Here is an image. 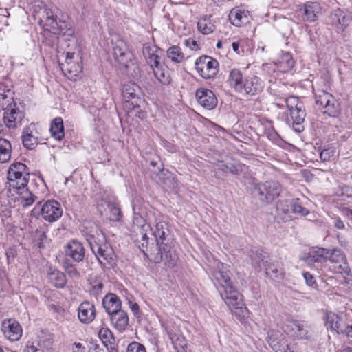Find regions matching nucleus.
<instances>
[{
	"label": "nucleus",
	"mask_w": 352,
	"mask_h": 352,
	"mask_svg": "<svg viewBox=\"0 0 352 352\" xmlns=\"http://www.w3.org/2000/svg\"><path fill=\"white\" fill-rule=\"evenodd\" d=\"M7 179L9 191L14 200L24 207L32 205L37 197L28 188L30 180V171L28 166L21 162H14L10 164Z\"/></svg>",
	"instance_id": "obj_1"
},
{
	"label": "nucleus",
	"mask_w": 352,
	"mask_h": 352,
	"mask_svg": "<svg viewBox=\"0 0 352 352\" xmlns=\"http://www.w3.org/2000/svg\"><path fill=\"white\" fill-rule=\"evenodd\" d=\"M82 232L100 264L112 267L115 264L114 251L98 226L89 223L84 226Z\"/></svg>",
	"instance_id": "obj_2"
},
{
	"label": "nucleus",
	"mask_w": 352,
	"mask_h": 352,
	"mask_svg": "<svg viewBox=\"0 0 352 352\" xmlns=\"http://www.w3.org/2000/svg\"><path fill=\"white\" fill-rule=\"evenodd\" d=\"M143 54L157 80L163 85H169L172 80L171 73L168 66L161 61L162 50L156 45H145Z\"/></svg>",
	"instance_id": "obj_3"
},
{
	"label": "nucleus",
	"mask_w": 352,
	"mask_h": 352,
	"mask_svg": "<svg viewBox=\"0 0 352 352\" xmlns=\"http://www.w3.org/2000/svg\"><path fill=\"white\" fill-rule=\"evenodd\" d=\"M221 289L220 294L225 303L240 322H244L250 311L243 302V296L234 285Z\"/></svg>",
	"instance_id": "obj_4"
},
{
	"label": "nucleus",
	"mask_w": 352,
	"mask_h": 352,
	"mask_svg": "<svg viewBox=\"0 0 352 352\" xmlns=\"http://www.w3.org/2000/svg\"><path fill=\"white\" fill-rule=\"evenodd\" d=\"M251 258L253 264H263L267 277L274 280L283 278L282 263L278 261H273L267 252L262 250L252 252Z\"/></svg>",
	"instance_id": "obj_5"
},
{
	"label": "nucleus",
	"mask_w": 352,
	"mask_h": 352,
	"mask_svg": "<svg viewBox=\"0 0 352 352\" xmlns=\"http://www.w3.org/2000/svg\"><path fill=\"white\" fill-rule=\"evenodd\" d=\"M140 87L135 82H129L123 85L122 96L123 108L128 114L135 113V116L143 118L144 112L140 109L141 98L138 96Z\"/></svg>",
	"instance_id": "obj_6"
},
{
	"label": "nucleus",
	"mask_w": 352,
	"mask_h": 352,
	"mask_svg": "<svg viewBox=\"0 0 352 352\" xmlns=\"http://www.w3.org/2000/svg\"><path fill=\"white\" fill-rule=\"evenodd\" d=\"M74 45V51H68L66 53L65 63L62 69L68 78L76 80L82 72V53L80 46L76 41Z\"/></svg>",
	"instance_id": "obj_7"
},
{
	"label": "nucleus",
	"mask_w": 352,
	"mask_h": 352,
	"mask_svg": "<svg viewBox=\"0 0 352 352\" xmlns=\"http://www.w3.org/2000/svg\"><path fill=\"white\" fill-rule=\"evenodd\" d=\"M315 102L324 114L338 118L341 113V107L336 97L324 90H318L315 94Z\"/></svg>",
	"instance_id": "obj_8"
},
{
	"label": "nucleus",
	"mask_w": 352,
	"mask_h": 352,
	"mask_svg": "<svg viewBox=\"0 0 352 352\" xmlns=\"http://www.w3.org/2000/svg\"><path fill=\"white\" fill-rule=\"evenodd\" d=\"M166 224L165 222L161 221L156 224L155 236L162 240L160 245V250L161 252V256L165 261L167 266L173 268L177 265L179 257L175 251H172V248L164 243L163 240L165 239L166 232L165 227Z\"/></svg>",
	"instance_id": "obj_9"
},
{
	"label": "nucleus",
	"mask_w": 352,
	"mask_h": 352,
	"mask_svg": "<svg viewBox=\"0 0 352 352\" xmlns=\"http://www.w3.org/2000/svg\"><path fill=\"white\" fill-rule=\"evenodd\" d=\"M34 210H38L41 217L49 223L58 221L63 212L60 203L54 199L39 201Z\"/></svg>",
	"instance_id": "obj_10"
},
{
	"label": "nucleus",
	"mask_w": 352,
	"mask_h": 352,
	"mask_svg": "<svg viewBox=\"0 0 352 352\" xmlns=\"http://www.w3.org/2000/svg\"><path fill=\"white\" fill-rule=\"evenodd\" d=\"M198 74L204 79L214 78L219 72V64L217 59L209 56H201L195 63Z\"/></svg>",
	"instance_id": "obj_11"
},
{
	"label": "nucleus",
	"mask_w": 352,
	"mask_h": 352,
	"mask_svg": "<svg viewBox=\"0 0 352 352\" xmlns=\"http://www.w3.org/2000/svg\"><path fill=\"white\" fill-rule=\"evenodd\" d=\"M24 116V113L13 102L8 104L4 109L3 119L8 128L15 129L21 125Z\"/></svg>",
	"instance_id": "obj_12"
},
{
	"label": "nucleus",
	"mask_w": 352,
	"mask_h": 352,
	"mask_svg": "<svg viewBox=\"0 0 352 352\" xmlns=\"http://www.w3.org/2000/svg\"><path fill=\"white\" fill-rule=\"evenodd\" d=\"M263 89V81L258 76L252 75L245 78L243 87L238 94L245 97H254L261 94Z\"/></svg>",
	"instance_id": "obj_13"
},
{
	"label": "nucleus",
	"mask_w": 352,
	"mask_h": 352,
	"mask_svg": "<svg viewBox=\"0 0 352 352\" xmlns=\"http://www.w3.org/2000/svg\"><path fill=\"white\" fill-rule=\"evenodd\" d=\"M113 50L115 59L121 66L127 69L133 60V54L130 52L126 42L123 39H118Z\"/></svg>",
	"instance_id": "obj_14"
},
{
	"label": "nucleus",
	"mask_w": 352,
	"mask_h": 352,
	"mask_svg": "<svg viewBox=\"0 0 352 352\" xmlns=\"http://www.w3.org/2000/svg\"><path fill=\"white\" fill-rule=\"evenodd\" d=\"M1 329L4 337L11 342L18 341L23 335L22 327L14 318L4 319L1 322Z\"/></svg>",
	"instance_id": "obj_15"
},
{
	"label": "nucleus",
	"mask_w": 352,
	"mask_h": 352,
	"mask_svg": "<svg viewBox=\"0 0 352 352\" xmlns=\"http://www.w3.org/2000/svg\"><path fill=\"white\" fill-rule=\"evenodd\" d=\"M195 97L199 104L207 110L214 109L218 103L216 94L207 88L197 89L195 91Z\"/></svg>",
	"instance_id": "obj_16"
},
{
	"label": "nucleus",
	"mask_w": 352,
	"mask_h": 352,
	"mask_svg": "<svg viewBox=\"0 0 352 352\" xmlns=\"http://www.w3.org/2000/svg\"><path fill=\"white\" fill-rule=\"evenodd\" d=\"M261 199L267 203L277 198L281 192L280 184L276 181H268L258 187Z\"/></svg>",
	"instance_id": "obj_17"
},
{
	"label": "nucleus",
	"mask_w": 352,
	"mask_h": 352,
	"mask_svg": "<svg viewBox=\"0 0 352 352\" xmlns=\"http://www.w3.org/2000/svg\"><path fill=\"white\" fill-rule=\"evenodd\" d=\"M228 19L232 25L241 28L250 23L252 17L250 11L236 6L230 10Z\"/></svg>",
	"instance_id": "obj_18"
},
{
	"label": "nucleus",
	"mask_w": 352,
	"mask_h": 352,
	"mask_svg": "<svg viewBox=\"0 0 352 352\" xmlns=\"http://www.w3.org/2000/svg\"><path fill=\"white\" fill-rule=\"evenodd\" d=\"M323 321L328 331L337 335H341L345 326L342 316L333 311H326L323 316Z\"/></svg>",
	"instance_id": "obj_19"
},
{
	"label": "nucleus",
	"mask_w": 352,
	"mask_h": 352,
	"mask_svg": "<svg viewBox=\"0 0 352 352\" xmlns=\"http://www.w3.org/2000/svg\"><path fill=\"white\" fill-rule=\"evenodd\" d=\"M21 140L25 148L34 149L38 144V132L34 124L31 123L23 130Z\"/></svg>",
	"instance_id": "obj_20"
},
{
	"label": "nucleus",
	"mask_w": 352,
	"mask_h": 352,
	"mask_svg": "<svg viewBox=\"0 0 352 352\" xmlns=\"http://www.w3.org/2000/svg\"><path fill=\"white\" fill-rule=\"evenodd\" d=\"M285 332L294 339H309L310 336L302 323L297 320L288 321L284 329Z\"/></svg>",
	"instance_id": "obj_21"
},
{
	"label": "nucleus",
	"mask_w": 352,
	"mask_h": 352,
	"mask_svg": "<svg viewBox=\"0 0 352 352\" xmlns=\"http://www.w3.org/2000/svg\"><path fill=\"white\" fill-rule=\"evenodd\" d=\"M299 10L302 14L303 21L312 23L317 21L318 14L321 11V7L318 2L307 1L300 6Z\"/></svg>",
	"instance_id": "obj_22"
},
{
	"label": "nucleus",
	"mask_w": 352,
	"mask_h": 352,
	"mask_svg": "<svg viewBox=\"0 0 352 352\" xmlns=\"http://www.w3.org/2000/svg\"><path fill=\"white\" fill-rule=\"evenodd\" d=\"M96 316V309L89 301L81 302L78 308V318L83 324H90Z\"/></svg>",
	"instance_id": "obj_23"
},
{
	"label": "nucleus",
	"mask_w": 352,
	"mask_h": 352,
	"mask_svg": "<svg viewBox=\"0 0 352 352\" xmlns=\"http://www.w3.org/2000/svg\"><path fill=\"white\" fill-rule=\"evenodd\" d=\"M329 261L332 263V270L336 274L346 272L349 267L345 254L340 250L331 251Z\"/></svg>",
	"instance_id": "obj_24"
},
{
	"label": "nucleus",
	"mask_w": 352,
	"mask_h": 352,
	"mask_svg": "<svg viewBox=\"0 0 352 352\" xmlns=\"http://www.w3.org/2000/svg\"><path fill=\"white\" fill-rule=\"evenodd\" d=\"M245 78L240 69L233 68L229 71L226 82L232 90L239 94L243 87Z\"/></svg>",
	"instance_id": "obj_25"
},
{
	"label": "nucleus",
	"mask_w": 352,
	"mask_h": 352,
	"mask_svg": "<svg viewBox=\"0 0 352 352\" xmlns=\"http://www.w3.org/2000/svg\"><path fill=\"white\" fill-rule=\"evenodd\" d=\"M217 269L213 274L215 283L218 284L221 288L233 285L230 276V272L228 266L223 263H219L217 265Z\"/></svg>",
	"instance_id": "obj_26"
},
{
	"label": "nucleus",
	"mask_w": 352,
	"mask_h": 352,
	"mask_svg": "<svg viewBox=\"0 0 352 352\" xmlns=\"http://www.w3.org/2000/svg\"><path fill=\"white\" fill-rule=\"evenodd\" d=\"M65 253L74 261L80 262L85 256V249L82 244L77 241H72L65 248Z\"/></svg>",
	"instance_id": "obj_27"
},
{
	"label": "nucleus",
	"mask_w": 352,
	"mask_h": 352,
	"mask_svg": "<svg viewBox=\"0 0 352 352\" xmlns=\"http://www.w3.org/2000/svg\"><path fill=\"white\" fill-rule=\"evenodd\" d=\"M102 305L106 311L111 315L121 310L122 302L116 294L110 293L103 298Z\"/></svg>",
	"instance_id": "obj_28"
},
{
	"label": "nucleus",
	"mask_w": 352,
	"mask_h": 352,
	"mask_svg": "<svg viewBox=\"0 0 352 352\" xmlns=\"http://www.w3.org/2000/svg\"><path fill=\"white\" fill-rule=\"evenodd\" d=\"M129 316L122 310L111 314V322L113 327L120 332L126 329L129 326Z\"/></svg>",
	"instance_id": "obj_29"
},
{
	"label": "nucleus",
	"mask_w": 352,
	"mask_h": 352,
	"mask_svg": "<svg viewBox=\"0 0 352 352\" xmlns=\"http://www.w3.org/2000/svg\"><path fill=\"white\" fill-rule=\"evenodd\" d=\"M340 192L338 195L337 204L340 206V211L344 208L352 205V186L343 185L340 186Z\"/></svg>",
	"instance_id": "obj_30"
},
{
	"label": "nucleus",
	"mask_w": 352,
	"mask_h": 352,
	"mask_svg": "<svg viewBox=\"0 0 352 352\" xmlns=\"http://www.w3.org/2000/svg\"><path fill=\"white\" fill-rule=\"evenodd\" d=\"M216 28L212 20V15L201 16L197 21V30L204 35L212 33Z\"/></svg>",
	"instance_id": "obj_31"
},
{
	"label": "nucleus",
	"mask_w": 352,
	"mask_h": 352,
	"mask_svg": "<svg viewBox=\"0 0 352 352\" xmlns=\"http://www.w3.org/2000/svg\"><path fill=\"white\" fill-rule=\"evenodd\" d=\"M45 15L39 19V24L47 31H54L57 26L56 17L53 12L48 8H45L43 11Z\"/></svg>",
	"instance_id": "obj_32"
},
{
	"label": "nucleus",
	"mask_w": 352,
	"mask_h": 352,
	"mask_svg": "<svg viewBox=\"0 0 352 352\" xmlns=\"http://www.w3.org/2000/svg\"><path fill=\"white\" fill-rule=\"evenodd\" d=\"M50 133L54 139L57 140H63L65 136V131L63 120L61 117H56L52 121Z\"/></svg>",
	"instance_id": "obj_33"
},
{
	"label": "nucleus",
	"mask_w": 352,
	"mask_h": 352,
	"mask_svg": "<svg viewBox=\"0 0 352 352\" xmlns=\"http://www.w3.org/2000/svg\"><path fill=\"white\" fill-rule=\"evenodd\" d=\"M284 334L278 330L269 329L267 331V342L275 352H280V347L278 344V341L283 339Z\"/></svg>",
	"instance_id": "obj_34"
},
{
	"label": "nucleus",
	"mask_w": 352,
	"mask_h": 352,
	"mask_svg": "<svg viewBox=\"0 0 352 352\" xmlns=\"http://www.w3.org/2000/svg\"><path fill=\"white\" fill-rule=\"evenodd\" d=\"M12 151L10 142L0 138V163H6L10 160Z\"/></svg>",
	"instance_id": "obj_35"
},
{
	"label": "nucleus",
	"mask_w": 352,
	"mask_h": 352,
	"mask_svg": "<svg viewBox=\"0 0 352 352\" xmlns=\"http://www.w3.org/2000/svg\"><path fill=\"white\" fill-rule=\"evenodd\" d=\"M329 254V250L322 248H316L309 250L306 260L307 262H321L325 259V256Z\"/></svg>",
	"instance_id": "obj_36"
},
{
	"label": "nucleus",
	"mask_w": 352,
	"mask_h": 352,
	"mask_svg": "<svg viewBox=\"0 0 352 352\" xmlns=\"http://www.w3.org/2000/svg\"><path fill=\"white\" fill-rule=\"evenodd\" d=\"M48 278L50 282L56 288H63L67 283L65 275L59 270H54L50 273Z\"/></svg>",
	"instance_id": "obj_37"
},
{
	"label": "nucleus",
	"mask_w": 352,
	"mask_h": 352,
	"mask_svg": "<svg viewBox=\"0 0 352 352\" xmlns=\"http://www.w3.org/2000/svg\"><path fill=\"white\" fill-rule=\"evenodd\" d=\"M167 56L175 63H180L184 60V54L178 45H173L167 50Z\"/></svg>",
	"instance_id": "obj_38"
},
{
	"label": "nucleus",
	"mask_w": 352,
	"mask_h": 352,
	"mask_svg": "<svg viewBox=\"0 0 352 352\" xmlns=\"http://www.w3.org/2000/svg\"><path fill=\"white\" fill-rule=\"evenodd\" d=\"M133 228H138L140 230V234L142 235V239L145 240L147 239L146 234L145 231L149 228V225H148L145 221V219L140 214L135 213L133 219Z\"/></svg>",
	"instance_id": "obj_39"
},
{
	"label": "nucleus",
	"mask_w": 352,
	"mask_h": 352,
	"mask_svg": "<svg viewBox=\"0 0 352 352\" xmlns=\"http://www.w3.org/2000/svg\"><path fill=\"white\" fill-rule=\"evenodd\" d=\"M14 102V92L6 86H0V104L4 106Z\"/></svg>",
	"instance_id": "obj_40"
},
{
	"label": "nucleus",
	"mask_w": 352,
	"mask_h": 352,
	"mask_svg": "<svg viewBox=\"0 0 352 352\" xmlns=\"http://www.w3.org/2000/svg\"><path fill=\"white\" fill-rule=\"evenodd\" d=\"M98 337L105 346H108L113 340L111 331L107 327H101L98 331Z\"/></svg>",
	"instance_id": "obj_41"
},
{
	"label": "nucleus",
	"mask_w": 352,
	"mask_h": 352,
	"mask_svg": "<svg viewBox=\"0 0 352 352\" xmlns=\"http://www.w3.org/2000/svg\"><path fill=\"white\" fill-rule=\"evenodd\" d=\"M338 274H340L342 276L341 284L344 286V290L348 292L352 289V273L350 270V268L348 267V270H346V272H340Z\"/></svg>",
	"instance_id": "obj_42"
},
{
	"label": "nucleus",
	"mask_w": 352,
	"mask_h": 352,
	"mask_svg": "<svg viewBox=\"0 0 352 352\" xmlns=\"http://www.w3.org/2000/svg\"><path fill=\"white\" fill-rule=\"evenodd\" d=\"M302 107H296V109L289 111L291 118L296 124H300L305 119V113Z\"/></svg>",
	"instance_id": "obj_43"
},
{
	"label": "nucleus",
	"mask_w": 352,
	"mask_h": 352,
	"mask_svg": "<svg viewBox=\"0 0 352 352\" xmlns=\"http://www.w3.org/2000/svg\"><path fill=\"white\" fill-rule=\"evenodd\" d=\"M109 209V219L113 221H119L122 217L120 208L114 204L108 205Z\"/></svg>",
	"instance_id": "obj_44"
},
{
	"label": "nucleus",
	"mask_w": 352,
	"mask_h": 352,
	"mask_svg": "<svg viewBox=\"0 0 352 352\" xmlns=\"http://www.w3.org/2000/svg\"><path fill=\"white\" fill-rule=\"evenodd\" d=\"M336 154V150L333 147H327L322 149L320 153V160L323 162L333 160Z\"/></svg>",
	"instance_id": "obj_45"
},
{
	"label": "nucleus",
	"mask_w": 352,
	"mask_h": 352,
	"mask_svg": "<svg viewBox=\"0 0 352 352\" xmlns=\"http://www.w3.org/2000/svg\"><path fill=\"white\" fill-rule=\"evenodd\" d=\"M126 352H147L146 347L142 344L133 341L129 344L126 348Z\"/></svg>",
	"instance_id": "obj_46"
},
{
	"label": "nucleus",
	"mask_w": 352,
	"mask_h": 352,
	"mask_svg": "<svg viewBox=\"0 0 352 352\" xmlns=\"http://www.w3.org/2000/svg\"><path fill=\"white\" fill-rule=\"evenodd\" d=\"M285 102L289 111L296 109V107H303L302 103L299 101L297 97H289L286 99Z\"/></svg>",
	"instance_id": "obj_47"
},
{
	"label": "nucleus",
	"mask_w": 352,
	"mask_h": 352,
	"mask_svg": "<svg viewBox=\"0 0 352 352\" xmlns=\"http://www.w3.org/2000/svg\"><path fill=\"white\" fill-rule=\"evenodd\" d=\"M302 275L307 285L314 288H316L318 287L316 280L312 274L309 272H305L302 273Z\"/></svg>",
	"instance_id": "obj_48"
},
{
	"label": "nucleus",
	"mask_w": 352,
	"mask_h": 352,
	"mask_svg": "<svg viewBox=\"0 0 352 352\" xmlns=\"http://www.w3.org/2000/svg\"><path fill=\"white\" fill-rule=\"evenodd\" d=\"M244 166V164L241 163L229 164L228 173L234 175H238L243 172Z\"/></svg>",
	"instance_id": "obj_49"
},
{
	"label": "nucleus",
	"mask_w": 352,
	"mask_h": 352,
	"mask_svg": "<svg viewBox=\"0 0 352 352\" xmlns=\"http://www.w3.org/2000/svg\"><path fill=\"white\" fill-rule=\"evenodd\" d=\"M65 270L69 277L73 278H78L80 277L78 271L74 265H68L65 267Z\"/></svg>",
	"instance_id": "obj_50"
},
{
	"label": "nucleus",
	"mask_w": 352,
	"mask_h": 352,
	"mask_svg": "<svg viewBox=\"0 0 352 352\" xmlns=\"http://www.w3.org/2000/svg\"><path fill=\"white\" fill-rule=\"evenodd\" d=\"M185 45L192 50H197L199 49V45L198 42L192 38L186 39L185 41Z\"/></svg>",
	"instance_id": "obj_51"
},
{
	"label": "nucleus",
	"mask_w": 352,
	"mask_h": 352,
	"mask_svg": "<svg viewBox=\"0 0 352 352\" xmlns=\"http://www.w3.org/2000/svg\"><path fill=\"white\" fill-rule=\"evenodd\" d=\"M350 16L346 15H342L338 19V24L340 25V28L343 30L349 25Z\"/></svg>",
	"instance_id": "obj_52"
},
{
	"label": "nucleus",
	"mask_w": 352,
	"mask_h": 352,
	"mask_svg": "<svg viewBox=\"0 0 352 352\" xmlns=\"http://www.w3.org/2000/svg\"><path fill=\"white\" fill-rule=\"evenodd\" d=\"M241 39H239L236 41H234L232 43V47L233 51L237 54H241L244 52L243 47L241 45Z\"/></svg>",
	"instance_id": "obj_53"
},
{
	"label": "nucleus",
	"mask_w": 352,
	"mask_h": 352,
	"mask_svg": "<svg viewBox=\"0 0 352 352\" xmlns=\"http://www.w3.org/2000/svg\"><path fill=\"white\" fill-rule=\"evenodd\" d=\"M23 352H43V350L37 348L34 345L33 342H28Z\"/></svg>",
	"instance_id": "obj_54"
},
{
	"label": "nucleus",
	"mask_w": 352,
	"mask_h": 352,
	"mask_svg": "<svg viewBox=\"0 0 352 352\" xmlns=\"http://www.w3.org/2000/svg\"><path fill=\"white\" fill-rule=\"evenodd\" d=\"M50 310L53 311L54 313H56L61 316H64L66 312L65 309L63 307H61L60 305H54V304H52L50 306Z\"/></svg>",
	"instance_id": "obj_55"
},
{
	"label": "nucleus",
	"mask_w": 352,
	"mask_h": 352,
	"mask_svg": "<svg viewBox=\"0 0 352 352\" xmlns=\"http://www.w3.org/2000/svg\"><path fill=\"white\" fill-rule=\"evenodd\" d=\"M341 335L346 336L349 339H351L352 342V323L344 326Z\"/></svg>",
	"instance_id": "obj_56"
},
{
	"label": "nucleus",
	"mask_w": 352,
	"mask_h": 352,
	"mask_svg": "<svg viewBox=\"0 0 352 352\" xmlns=\"http://www.w3.org/2000/svg\"><path fill=\"white\" fill-rule=\"evenodd\" d=\"M73 352H88L82 343L74 342L72 347Z\"/></svg>",
	"instance_id": "obj_57"
},
{
	"label": "nucleus",
	"mask_w": 352,
	"mask_h": 352,
	"mask_svg": "<svg viewBox=\"0 0 352 352\" xmlns=\"http://www.w3.org/2000/svg\"><path fill=\"white\" fill-rule=\"evenodd\" d=\"M293 211L296 213H299L302 215H306L307 214L306 209L298 204H295L293 205Z\"/></svg>",
	"instance_id": "obj_58"
},
{
	"label": "nucleus",
	"mask_w": 352,
	"mask_h": 352,
	"mask_svg": "<svg viewBox=\"0 0 352 352\" xmlns=\"http://www.w3.org/2000/svg\"><path fill=\"white\" fill-rule=\"evenodd\" d=\"M129 307L134 315L138 316L140 314V307L137 302L130 301Z\"/></svg>",
	"instance_id": "obj_59"
},
{
	"label": "nucleus",
	"mask_w": 352,
	"mask_h": 352,
	"mask_svg": "<svg viewBox=\"0 0 352 352\" xmlns=\"http://www.w3.org/2000/svg\"><path fill=\"white\" fill-rule=\"evenodd\" d=\"M218 169L225 173H228L229 164H226L223 161H219L217 164Z\"/></svg>",
	"instance_id": "obj_60"
},
{
	"label": "nucleus",
	"mask_w": 352,
	"mask_h": 352,
	"mask_svg": "<svg viewBox=\"0 0 352 352\" xmlns=\"http://www.w3.org/2000/svg\"><path fill=\"white\" fill-rule=\"evenodd\" d=\"M342 214L344 217H346L349 220L352 221V210L344 208L342 210Z\"/></svg>",
	"instance_id": "obj_61"
},
{
	"label": "nucleus",
	"mask_w": 352,
	"mask_h": 352,
	"mask_svg": "<svg viewBox=\"0 0 352 352\" xmlns=\"http://www.w3.org/2000/svg\"><path fill=\"white\" fill-rule=\"evenodd\" d=\"M334 225L336 228L339 230H342L345 228L344 222L340 219V217L336 219Z\"/></svg>",
	"instance_id": "obj_62"
},
{
	"label": "nucleus",
	"mask_w": 352,
	"mask_h": 352,
	"mask_svg": "<svg viewBox=\"0 0 352 352\" xmlns=\"http://www.w3.org/2000/svg\"><path fill=\"white\" fill-rule=\"evenodd\" d=\"M88 352H104V350L98 345H94L89 348Z\"/></svg>",
	"instance_id": "obj_63"
},
{
	"label": "nucleus",
	"mask_w": 352,
	"mask_h": 352,
	"mask_svg": "<svg viewBox=\"0 0 352 352\" xmlns=\"http://www.w3.org/2000/svg\"><path fill=\"white\" fill-rule=\"evenodd\" d=\"M338 352H352V348L350 346H346Z\"/></svg>",
	"instance_id": "obj_64"
}]
</instances>
